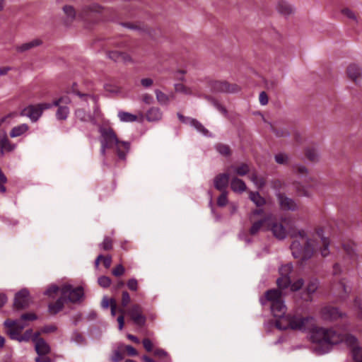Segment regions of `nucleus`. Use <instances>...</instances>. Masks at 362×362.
<instances>
[{
  "label": "nucleus",
  "instance_id": "412c9836",
  "mask_svg": "<svg viewBox=\"0 0 362 362\" xmlns=\"http://www.w3.org/2000/svg\"><path fill=\"white\" fill-rule=\"evenodd\" d=\"M230 173L219 174L214 178V187L220 191H226L228 185Z\"/></svg>",
  "mask_w": 362,
  "mask_h": 362
},
{
  "label": "nucleus",
  "instance_id": "f03ea898",
  "mask_svg": "<svg viewBox=\"0 0 362 362\" xmlns=\"http://www.w3.org/2000/svg\"><path fill=\"white\" fill-rule=\"evenodd\" d=\"M310 341L321 345H335L344 342L352 348L356 362H362V349L358 346L357 339L351 334H343L335 328L315 327L311 330Z\"/></svg>",
  "mask_w": 362,
  "mask_h": 362
},
{
  "label": "nucleus",
  "instance_id": "473e14b6",
  "mask_svg": "<svg viewBox=\"0 0 362 362\" xmlns=\"http://www.w3.org/2000/svg\"><path fill=\"white\" fill-rule=\"evenodd\" d=\"M29 129V127L27 124H21L16 127H14L11 132L10 136L12 138L20 136L25 133Z\"/></svg>",
  "mask_w": 362,
  "mask_h": 362
},
{
  "label": "nucleus",
  "instance_id": "4be33fe9",
  "mask_svg": "<svg viewBox=\"0 0 362 362\" xmlns=\"http://www.w3.org/2000/svg\"><path fill=\"white\" fill-rule=\"evenodd\" d=\"M343 248L346 253L349 262H353L358 259V254L356 251L354 244L353 243H347L343 244Z\"/></svg>",
  "mask_w": 362,
  "mask_h": 362
},
{
  "label": "nucleus",
  "instance_id": "58836bf2",
  "mask_svg": "<svg viewBox=\"0 0 362 362\" xmlns=\"http://www.w3.org/2000/svg\"><path fill=\"white\" fill-rule=\"evenodd\" d=\"M153 355L158 358L161 362H171V358L168 354L162 349H156L153 351Z\"/></svg>",
  "mask_w": 362,
  "mask_h": 362
},
{
  "label": "nucleus",
  "instance_id": "e2e57ef3",
  "mask_svg": "<svg viewBox=\"0 0 362 362\" xmlns=\"http://www.w3.org/2000/svg\"><path fill=\"white\" fill-rule=\"evenodd\" d=\"M119 311L121 313V315H119L117 317V320L118 322V328L119 330H122L124 327V310L123 309H119Z\"/></svg>",
  "mask_w": 362,
  "mask_h": 362
},
{
  "label": "nucleus",
  "instance_id": "2f4dec72",
  "mask_svg": "<svg viewBox=\"0 0 362 362\" xmlns=\"http://www.w3.org/2000/svg\"><path fill=\"white\" fill-rule=\"evenodd\" d=\"M41 44V40L38 39L33 40L30 42L24 43L21 45L17 46L16 47V49L18 52H24L25 51H28L35 47H37Z\"/></svg>",
  "mask_w": 362,
  "mask_h": 362
},
{
  "label": "nucleus",
  "instance_id": "603ef678",
  "mask_svg": "<svg viewBox=\"0 0 362 362\" xmlns=\"http://www.w3.org/2000/svg\"><path fill=\"white\" fill-rule=\"evenodd\" d=\"M100 249L103 250H110L112 248V239L107 236L104 238L103 241L99 245Z\"/></svg>",
  "mask_w": 362,
  "mask_h": 362
},
{
  "label": "nucleus",
  "instance_id": "393cba45",
  "mask_svg": "<svg viewBox=\"0 0 362 362\" xmlns=\"http://www.w3.org/2000/svg\"><path fill=\"white\" fill-rule=\"evenodd\" d=\"M110 59L117 62H131L132 59L130 56L124 52H120L117 51L110 52L107 54Z\"/></svg>",
  "mask_w": 362,
  "mask_h": 362
},
{
  "label": "nucleus",
  "instance_id": "20e7f679",
  "mask_svg": "<svg viewBox=\"0 0 362 362\" xmlns=\"http://www.w3.org/2000/svg\"><path fill=\"white\" fill-rule=\"evenodd\" d=\"M314 322V318L310 316L302 317L299 315H286V317H283L279 320H276V326L279 329H291L293 330H297L304 332L308 329L311 330L314 327H311ZM316 326H315V327Z\"/></svg>",
  "mask_w": 362,
  "mask_h": 362
},
{
  "label": "nucleus",
  "instance_id": "e433bc0d",
  "mask_svg": "<svg viewBox=\"0 0 362 362\" xmlns=\"http://www.w3.org/2000/svg\"><path fill=\"white\" fill-rule=\"evenodd\" d=\"M155 94L158 103L161 105H167L170 103V95L164 93L161 90H155Z\"/></svg>",
  "mask_w": 362,
  "mask_h": 362
},
{
  "label": "nucleus",
  "instance_id": "8fccbe9b",
  "mask_svg": "<svg viewBox=\"0 0 362 362\" xmlns=\"http://www.w3.org/2000/svg\"><path fill=\"white\" fill-rule=\"evenodd\" d=\"M59 291H61V288H59L57 285L52 284L49 286L47 288V289L45 291V295L47 296L49 298H54L59 292Z\"/></svg>",
  "mask_w": 362,
  "mask_h": 362
},
{
  "label": "nucleus",
  "instance_id": "09e8293b",
  "mask_svg": "<svg viewBox=\"0 0 362 362\" xmlns=\"http://www.w3.org/2000/svg\"><path fill=\"white\" fill-rule=\"evenodd\" d=\"M305 156L310 161H316L318 159L319 155L315 148H308L305 150Z\"/></svg>",
  "mask_w": 362,
  "mask_h": 362
},
{
  "label": "nucleus",
  "instance_id": "f3484780",
  "mask_svg": "<svg viewBox=\"0 0 362 362\" xmlns=\"http://www.w3.org/2000/svg\"><path fill=\"white\" fill-rule=\"evenodd\" d=\"M40 332L34 333L33 341L35 342V349L37 355H47L51 351L49 345L42 339L39 337Z\"/></svg>",
  "mask_w": 362,
  "mask_h": 362
},
{
  "label": "nucleus",
  "instance_id": "c756f323",
  "mask_svg": "<svg viewBox=\"0 0 362 362\" xmlns=\"http://www.w3.org/2000/svg\"><path fill=\"white\" fill-rule=\"evenodd\" d=\"M63 11L66 16L64 20L66 24H69L76 19V13L73 6L66 5L63 7Z\"/></svg>",
  "mask_w": 362,
  "mask_h": 362
},
{
  "label": "nucleus",
  "instance_id": "49530a36",
  "mask_svg": "<svg viewBox=\"0 0 362 362\" xmlns=\"http://www.w3.org/2000/svg\"><path fill=\"white\" fill-rule=\"evenodd\" d=\"M274 160L278 164L286 165L289 161V156L285 153H279L274 156Z\"/></svg>",
  "mask_w": 362,
  "mask_h": 362
},
{
  "label": "nucleus",
  "instance_id": "f257e3e1",
  "mask_svg": "<svg viewBox=\"0 0 362 362\" xmlns=\"http://www.w3.org/2000/svg\"><path fill=\"white\" fill-rule=\"evenodd\" d=\"M268 230L278 240H284L288 234L293 239L290 248L294 258L301 261L310 259L315 252L319 251L324 257H327L329 252L330 240L323 235L322 229L316 231L317 238H309L304 229L294 230L293 221L289 218H282L279 221H273L268 224Z\"/></svg>",
  "mask_w": 362,
  "mask_h": 362
},
{
  "label": "nucleus",
  "instance_id": "a878e982",
  "mask_svg": "<svg viewBox=\"0 0 362 362\" xmlns=\"http://www.w3.org/2000/svg\"><path fill=\"white\" fill-rule=\"evenodd\" d=\"M332 289L334 291L335 295L340 298H345L349 292L344 281H340L337 284L333 285Z\"/></svg>",
  "mask_w": 362,
  "mask_h": 362
},
{
  "label": "nucleus",
  "instance_id": "6ab92c4d",
  "mask_svg": "<svg viewBox=\"0 0 362 362\" xmlns=\"http://www.w3.org/2000/svg\"><path fill=\"white\" fill-rule=\"evenodd\" d=\"M348 78L355 83L359 84L362 81V69L356 64H351L346 68Z\"/></svg>",
  "mask_w": 362,
  "mask_h": 362
},
{
  "label": "nucleus",
  "instance_id": "6e6552de",
  "mask_svg": "<svg viewBox=\"0 0 362 362\" xmlns=\"http://www.w3.org/2000/svg\"><path fill=\"white\" fill-rule=\"evenodd\" d=\"M61 295L66 298V301L77 303L83 299L84 291L81 286L74 288L70 284H66L61 288Z\"/></svg>",
  "mask_w": 362,
  "mask_h": 362
},
{
  "label": "nucleus",
  "instance_id": "3c124183",
  "mask_svg": "<svg viewBox=\"0 0 362 362\" xmlns=\"http://www.w3.org/2000/svg\"><path fill=\"white\" fill-rule=\"evenodd\" d=\"M354 308L358 317L362 319V300L360 298H355Z\"/></svg>",
  "mask_w": 362,
  "mask_h": 362
},
{
  "label": "nucleus",
  "instance_id": "774afa93",
  "mask_svg": "<svg viewBox=\"0 0 362 362\" xmlns=\"http://www.w3.org/2000/svg\"><path fill=\"white\" fill-rule=\"evenodd\" d=\"M123 358V356L119 351H115L113 353V355L111 357L112 362H119L122 361Z\"/></svg>",
  "mask_w": 362,
  "mask_h": 362
},
{
  "label": "nucleus",
  "instance_id": "c9c22d12",
  "mask_svg": "<svg viewBox=\"0 0 362 362\" xmlns=\"http://www.w3.org/2000/svg\"><path fill=\"white\" fill-rule=\"evenodd\" d=\"M56 112V117L58 120H66L69 115V108L66 105H59Z\"/></svg>",
  "mask_w": 362,
  "mask_h": 362
},
{
  "label": "nucleus",
  "instance_id": "338daca9",
  "mask_svg": "<svg viewBox=\"0 0 362 362\" xmlns=\"http://www.w3.org/2000/svg\"><path fill=\"white\" fill-rule=\"evenodd\" d=\"M21 318L24 322H26L27 320L33 321V320H35L37 319V316L34 313H28L23 314L21 316Z\"/></svg>",
  "mask_w": 362,
  "mask_h": 362
},
{
  "label": "nucleus",
  "instance_id": "ddd939ff",
  "mask_svg": "<svg viewBox=\"0 0 362 362\" xmlns=\"http://www.w3.org/2000/svg\"><path fill=\"white\" fill-rule=\"evenodd\" d=\"M211 89L216 93H233L239 91L240 87L225 81H216L211 83Z\"/></svg>",
  "mask_w": 362,
  "mask_h": 362
},
{
  "label": "nucleus",
  "instance_id": "b1692460",
  "mask_svg": "<svg viewBox=\"0 0 362 362\" xmlns=\"http://www.w3.org/2000/svg\"><path fill=\"white\" fill-rule=\"evenodd\" d=\"M276 10L284 16H289L293 12L294 8L288 2L280 0L276 4Z\"/></svg>",
  "mask_w": 362,
  "mask_h": 362
},
{
  "label": "nucleus",
  "instance_id": "4c0bfd02",
  "mask_svg": "<svg viewBox=\"0 0 362 362\" xmlns=\"http://www.w3.org/2000/svg\"><path fill=\"white\" fill-rule=\"evenodd\" d=\"M118 117L120 121L123 122H132L137 120L136 115L124 111H119L118 112Z\"/></svg>",
  "mask_w": 362,
  "mask_h": 362
},
{
  "label": "nucleus",
  "instance_id": "f704fd0d",
  "mask_svg": "<svg viewBox=\"0 0 362 362\" xmlns=\"http://www.w3.org/2000/svg\"><path fill=\"white\" fill-rule=\"evenodd\" d=\"M16 145L12 144L6 136L0 139V148L2 153L4 151L10 152L16 148Z\"/></svg>",
  "mask_w": 362,
  "mask_h": 362
},
{
  "label": "nucleus",
  "instance_id": "680f3d73",
  "mask_svg": "<svg viewBox=\"0 0 362 362\" xmlns=\"http://www.w3.org/2000/svg\"><path fill=\"white\" fill-rule=\"evenodd\" d=\"M130 296L127 291H124L122 294V305L126 307L130 303Z\"/></svg>",
  "mask_w": 362,
  "mask_h": 362
},
{
  "label": "nucleus",
  "instance_id": "a19ab883",
  "mask_svg": "<svg viewBox=\"0 0 362 362\" xmlns=\"http://www.w3.org/2000/svg\"><path fill=\"white\" fill-rule=\"evenodd\" d=\"M34 334L31 329H27L23 334H19L13 340H17L19 342L29 341L30 339L33 340Z\"/></svg>",
  "mask_w": 362,
  "mask_h": 362
},
{
  "label": "nucleus",
  "instance_id": "f8f14e48",
  "mask_svg": "<svg viewBox=\"0 0 362 362\" xmlns=\"http://www.w3.org/2000/svg\"><path fill=\"white\" fill-rule=\"evenodd\" d=\"M93 13L101 14L104 18H109L112 13V10L109 8H104L98 4H91L83 7L79 16L83 18Z\"/></svg>",
  "mask_w": 362,
  "mask_h": 362
},
{
  "label": "nucleus",
  "instance_id": "2eb2a0df",
  "mask_svg": "<svg viewBox=\"0 0 362 362\" xmlns=\"http://www.w3.org/2000/svg\"><path fill=\"white\" fill-rule=\"evenodd\" d=\"M134 323L139 327H143L146 321V318L142 313V308L138 304L132 305L127 312Z\"/></svg>",
  "mask_w": 362,
  "mask_h": 362
},
{
  "label": "nucleus",
  "instance_id": "aec40b11",
  "mask_svg": "<svg viewBox=\"0 0 362 362\" xmlns=\"http://www.w3.org/2000/svg\"><path fill=\"white\" fill-rule=\"evenodd\" d=\"M319 287V281L316 279H310L302 294V299L306 302L313 300V295L316 292Z\"/></svg>",
  "mask_w": 362,
  "mask_h": 362
},
{
  "label": "nucleus",
  "instance_id": "13d9d810",
  "mask_svg": "<svg viewBox=\"0 0 362 362\" xmlns=\"http://www.w3.org/2000/svg\"><path fill=\"white\" fill-rule=\"evenodd\" d=\"M127 286L129 290L133 291H136L139 288L138 281L134 278H132V279H129L127 283Z\"/></svg>",
  "mask_w": 362,
  "mask_h": 362
},
{
  "label": "nucleus",
  "instance_id": "864d4df0",
  "mask_svg": "<svg viewBox=\"0 0 362 362\" xmlns=\"http://www.w3.org/2000/svg\"><path fill=\"white\" fill-rule=\"evenodd\" d=\"M304 281L303 279H298L295 282L290 284L288 287L291 291H299L303 286Z\"/></svg>",
  "mask_w": 362,
  "mask_h": 362
},
{
  "label": "nucleus",
  "instance_id": "7c9ffc66",
  "mask_svg": "<svg viewBox=\"0 0 362 362\" xmlns=\"http://www.w3.org/2000/svg\"><path fill=\"white\" fill-rule=\"evenodd\" d=\"M189 125L194 127L198 132L201 133L205 136L211 137L212 136L209 131L206 129L200 122L194 118L192 119Z\"/></svg>",
  "mask_w": 362,
  "mask_h": 362
},
{
  "label": "nucleus",
  "instance_id": "423d86ee",
  "mask_svg": "<svg viewBox=\"0 0 362 362\" xmlns=\"http://www.w3.org/2000/svg\"><path fill=\"white\" fill-rule=\"evenodd\" d=\"M264 210L262 209H255L250 213L248 218L251 224L249 228V234L256 235L260 231L267 230L269 227V217L263 216Z\"/></svg>",
  "mask_w": 362,
  "mask_h": 362
},
{
  "label": "nucleus",
  "instance_id": "5701e85b",
  "mask_svg": "<svg viewBox=\"0 0 362 362\" xmlns=\"http://www.w3.org/2000/svg\"><path fill=\"white\" fill-rule=\"evenodd\" d=\"M163 112L159 107H152L147 110L146 118L148 122H157L161 119Z\"/></svg>",
  "mask_w": 362,
  "mask_h": 362
},
{
  "label": "nucleus",
  "instance_id": "dca6fc26",
  "mask_svg": "<svg viewBox=\"0 0 362 362\" xmlns=\"http://www.w3.org/2000/svg\"><path fill=\"white\" fill-rule=\"evenodd\" d=\"M278 202L280 208L284 211H296L298 209V205L296 201L291 198L288 197L284 194H276Z\"/></svg>",
  "mask_w": 362,
  "mask_h": 362
},
{
  "label": "nucleus",
  "instance_id": "72a5a7b5",
  "mask_svg": "<svg viewBox=\"0 0 362 362\" xmlns=\"http://www.w3.org/2000/svg\"><path fill=\"white\" fill-rule=\"evenodd\" d=\"M76 117L81 122H94V118L83 109L78 108L75 111Z\"/></svg>",
  "mask_w": 362,
  "mask_h": 362
},
{
  "label": "nucleus",
  "instance_id": "39448f33",
  "mask_svg": "<svg viewBox=\"0 0 362 362\" xmlns=\"http://www.w3.org/2000/svg\"><path fill=\"white\" fill-rule=\"evenodd\" d=\"M269 301L271 305V310L276 320H279L283 317H286V306L282 299V293L278 289L269 290L265 293V299H260L262 305L265 304V301Z\"/></svg>",
  "mask_w": 362,
  "mask_h": 362
},
{
  "label": "nucleus",
  "instance_id": "1a4fd4ad",
  "mask_svg": "<svg viewBox=\"0 0 362 362\" xmlns=\"http://www.w3.org/2000/svg\"><path fill=\"white\" fill-rule=\"evenodd\" d=\"M4 325L7 328L6 332L11 339L16 338L21 331L28 326L27 322L22 320L21 318L17 320L8 319L4 321Z\"/></svg>",
  "mask_w": 362,
  "mask_h": 362
},
{
  "label": "nucleus",
  "instance_id": "cd10ccee",
  "mask_svg": "<svg viewBox=\"0 0 362 362\" xmlns=\"http://www.w3.org/2000/svg\"><path fill=\"white\" fill-rule=\"evenodd\" d=\"M232 175L233 173L240 176H244L250 172V167L246 163H242L238 166L231 165L228 168Z\"/></svg>",
  "mask_w": 362,
  "mask_h": 362
},
{
  "label": "nucleus",
  "instance_id": "69168bd1",
  "mask_svg": "<svg viewBox=\"0 0 362 362\" xmlns=\"http://www.w3.org/2000/svg\"><path fill=\"white\" fill-rule=\"evenodd\" d=\"M142 344H143L144 349L147 351L150 352L153 350V343L149 339H148V338L144 339L142 341Z\"/></svg>",
  "mask_w": 362,
  "mask_h": 362
},
{
  "label": "nucleus",
  "instance_id": "5fc2aeb1",
  "mask_svg": "<svg viewBox=\"0 0 362 362\" xmlns=\"http://www.w3.org/2000/svg\"><path fill=\"white\" fill-rule=\"evenodd\" d=\"M71 103V99L67 96L61 97L57 100H54L52 103L53 106H59V105L64 104L68 105Z\"/></svg>",
  "mask_w": 362,
  "mask_h": 362
},
{
  "label": "nucleus",
  "instance_id": "de8ad7c7",
  "mask_svg": "<svg viewBox=\"0 0 362 362\" xmlns=\"http://www.w3.org/2000/svg\"><path fill=\"white\" fill-rule=\"evenodd\" d=\"M215 148L222 156H228L230 154V150L228 145L218 144L216 145Z\"/></svg>",
  "mask_w": 362,
  "mask_h": 362
},
{
  "label": "nucleus",
  "instance_id": "37998d69",
  "mask_svg": "<svg viewBox=\"0 0 362 362\" xmlns=\"http://www.w3.org/2000/svg\"><path fill=\"white\" fill-rule=\"evenodd\" d=\"M76 86V85L75 83L73 85L71 93L78 95L82 100H83L85 101L88 100V99H91L95 105L97 104V101H98L97 97L92 95H88V94H81L80 92H78V90H76L75 89Z\"/></svg>",
  "mask_w": 362,
  "mask_h": 362
},
{
  "label": "nucleus",
  "instance_id": "9d476101",
  "mask_svg": "<svg viewBox=\"0 0 362 362\" xmlns=\"http://www.w3.org/2000/svg\"><path fill=\"white\" fill-rule=\"evenodd\" d=\"M4 325L7 328L6 332L11 339L16 338L21 331L28 326L27 322L22 320L21 318L17 320L8 319L4 321Z\"/></svg>",
  "mask_w": 362,
  "mask_h": 362
},
{
  "label": "nucleus",
  "instance_id": "4468645a",
  "mask_svg": "<svg viewBox=\"0 0 362 362\" xmlns=\"http://www.w3.org/2000/svg\"><path fill=\"white\" fill-rule=\"evenodd\" d=\"M292 270L293 265L291 264H285L279 269L281 277L276 280V283L279 288L284 289L288 288V286L291 284L289 274Z\"/></svg>",
  "mask_w": 362,
  "mask_h": 362
},
{
  "label": "nucleus",
  "instance_id": "052dcab7",
  "mask_svg": "<svg viewBox=\"0 0 362 362\" xmlns=\"http://www.w3.org/2000/svg\"><path fill=\"white\" fill-rule=\"evenodd\" d=\"M341 13L344 14L347 18H349V19H351L355 21H356V20H357L355 13L349 8H346L342 9Z\"/></svg>",
  "mask_w": 362,
  "mask_h": 362
},
{
  "label": "nucleus",
  "instance_id": "c85d7f7f",
  "mask_svg": "<svg viewBox=\"0 0 362 362\" xmlns=\"http://www.w3.org/2000/svg\"><path fill=\"white\" fill-rule=\"evenodd\" d=\"M65 302H66V298L61 295V297L59 298L55 303H50L48 305L49 313L54 315L58 313L64 308Z\"/></svg>",
  "mask_w": 362,
  "mask_h": 362
},
{
  "label": "nucleus",
  "instance_id": "0e129e2a",
  "mask_svg": "<svg viewBox=\"0 0 362 362\" xmlns=\"http://www.w3.org/2000/svg\"><path fill=\"white\" fill-rule=\"evenodd\" d=\"M125 272L124 267L122 264H118L113 270L112 274L115 276H119L124 274Z\"/></svg>",
  "mask_w": 362,
  "mask_h": 362
},
{
  "label": "nucleus",
  "instance_id": "6e6d98bb",
  "mask_svg": "<svg viewBox=\"0 0 362 362\" xmlns=\"http://www.w3.org/2000/svg\"><path fill=\"white\" fill-rule=\"evenodd\" d=\"M98 283L101 287L107 288L111 284V279L106 276H102L98 278Z\"/></svg>",
  "mask_w": 362,
  "mask_h": 362
},
{
  "label": "nucleus",
  "instance_id": "bf43d9fd",
  "mask_svg": "<svg viewBox=\"0 0 362 362\" xmlns=\"http://www.w3.org/2000/svg\"><path fill=\"white\" fill-rule=\"evenodd\" d=\"M272 130L275 133L276 136L278 137H287L289 136V132L287 129H281L276 130L275 129L272 124H270Z\"/></svg>",
  "mask_w": 362,
  "mask_h": 362
},
{
  "label": "nucleus",
  "instance_id": "bb28decb",
  "mask_svg": "<svg viewBox=\"0 0 362 362\" xmlns=\"http://www.w3.org/2000/svg\"><path fill=\"white\" fill-rule=\"evenodd\" d=\"M230 188L235 192L242 193L246 190L247 187L243 180L234 177L230 181Z\"/></svg>",
  "mask_w": 362,
  "mask_h": 362
},
{
  "label": "nucleus",
  "instance_id": "4d7b16f0",
  "mask_svg": "<svg viewBox=\"0 0 362 362\" xmlns=\"http://www.w3.org/2000/svg\"><path fill=\"white\" fill-rule=\"evenodd\" d=\"M228 203L227 192L223 191L222 194L217 199V204L219 206H224Z\"/></svg>",
  "mask_w": 362,
  "mask_h": 362
},
{
  "label": "nucleus",
  "instance_id": "7ed1b4c3",
  "mask_svg": "<svg viewBox=\"0 0 362 362\" xmlns=\"http://www.w3.org/2000/svg\"><path fill=\"white\" fill-rule=\"evenodd\" d=\"M99 132L100 134V154L105 156L106 149L115 147L118 158L121 160H125L127 154L130 149V143L127 141H119L110 127H100Z\"/></svg>",
  "mask_w": 362,
  "mask_h": 362
},
{
  "label": "nucleus",
  "instance_id": "79ce46f5",
  "mask_svg": "<svg viewBox=\"0 0 362 362\" xmlns=\"http://www.w3.org/2000/svg\"><path fill=\"white\" fill-rule=\"evenodd\" d=\"M174 88L175 92L177 93H181L188 95H190L193 93L191 88L187 87L182 83H175L174 85Z\"/></svg>",
  "mask_w": 362,
  "mask_h": 362
},
{
  "label": "nucleus",
  "instance_id": "a211bd4d",
  "mask_svg": "<svg viewBox=\"0 0 362 362\" xmlns=\"http://www.w3.org/2000/svg\"><path fill=\"white\" fill-rule=\"evenodd\" d=\"M30 297L29 291L27 289H22L18 292L14 298V307L17 309H22L29 306Z\"/></svg>",
  "mask_w": 362,
  "mask_h": 362
},
{
  "label": "nucleus",
  "instance_id": "0eeeda50",
  "mask_svg": "<svg viewBox=\"0 0 362 362\" xmlns=\"http://www.w3.org/2000/svg\"><path fill=\"white\" fill-rule=\"evenodd\" d=\"M52 105L47 103L30 105L25 107L21 112V116L28 117L31 122H37L42 115L45 110L50 109Z\"/></svg>",
  "mask_w": 362,
  "mask_h": 362
},
{
  "label": "nucleus",
  "instance_id": "a18cd8bd",
  "mask_svg": "<svg viewBox=\"0 0 362 362\" xmlns=\"http://www.w3.org/2000/svg\"><path fill=\"white\" fill-rule=\"evenodd\" d=\"M206 98L210 102L219 112H221L223 115H227L228 112L226 109L219 103L218 100L214 99V98L206 96Z\"/></svg>",
  "mask_w": 362,
  "mask_h": 362
},
{
  "label": "nucleus",
  "instance_id": "ea45409f",
  "mask_svg": "<svg viewBox=\"0 0 362 362\" xmlns=\"http://www.w3.org/2000/svg\"><path fill=\"white\" fill-rule=\"evenodd\" d=\"M250 199L257 206H262L265 204V199L259 195V192H250Z\"/></svg>",
  "mask_w": 362,
  "mask_h": 362
},
{
  "label": "nucleus",
  "instance_id": "9b49d317",
  "mask_svg": "<svg viewBox=\"0 0 362 362\" xmlns=\"http://www.w3.org/2000/svg\"><path fill=\"white\" fill-rule=\"evenodd\" d=\"M320 314L323 320L330 322L342 319L346 316L345 313L332 305H326L322 308Z\"/></svg>",
  "mask_w": 362,
  "mask_h": 362
},
{
  "label": "nucleus",
  "instance_id": "c03bdc74",
  "mask_svg": "<svg viewBox=\"0 0 362 362\" xmlns=\"http://www.w3.org/2000/svg\"><path fill=\"white\" fill-rule=\"evenodd\" d=\"M250 179L258 188H262L265 185L264 179L263 177H258L255 173L250 175Z\"/></svg>",
  "mask_w": 362,
  "mask_h": 362
}]
</instances>
